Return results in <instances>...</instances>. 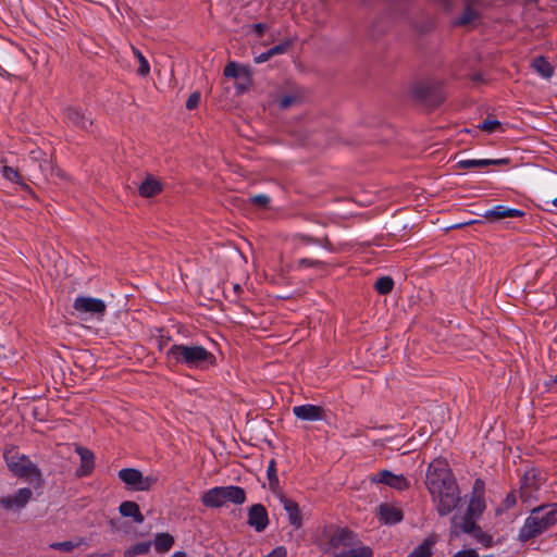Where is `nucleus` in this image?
Segmentation results:
<instances>
[{
	"instance_id": "f257e3e1",
	"label": "nucleus",
	"mask_w": 557,
	"mask_h": 557,
	"mask_svg": "<svg viewBox=\"0 0 557 557\" xmlns=\"http://www.w3.org/2000/svg\"><path fill=\"white\" fill-rule=\"evenodd\" d=\"M557 523V502L533 508L519 529L518 540L528 543Z\"/></svg>"
},
{
	"instance_id": "f03ea898",
	"label": "nucleus",
	"mask_w": 557,
	"mask_h": 557,
	"mask_svg": "<svg viewBox=\"0 0 557 557\" xmlns=\"http://www.w3.org/2000/svg\"><path fill=\"white\" fill-rule=\"evenodd\" d=\"M176 363L206 371L216 364L215 356L201 345L176 343Z\"/></svg>"
},
{
	"instance_id": "7ed1b4c3",
	"label": "nucleus",
	"mask_w": 557,
	"mask_h": 557,
	"mask_svg": "<svg viewBox=\"0 0 557 557\" xmlns=\"http://www.w3.org/2000/svg\"><path fill=\"white\" fill-rule=\"evenodd\" d=\"M424 484L428 492L457 484V479L446 458L437 457L428 465Z\"/></svg>"
},
{
	"instance_id": "20e7f679",
	"label": "nucleus",
	"mask_w": 557,
	"mask_h": 557,
	"mask_svg": "<svg viewBox=\"0 0 557 557\" xmlns=\"http://www.w3.org/2000/svg\"><path fill=\"white\" fill-rule=\"evenodd\" d=\"M429 494L440 517H446L450 515L461 502L458 483L445 488L431 491Z\"/></svg>"
},
{
	"instance_id": "39448f33",
	"label": "nucleus",
	"mask_w": 557,
	"mask_h": 557,
	"mask_svg": "<svg viewBox=\"0 0 557 557\" xmlns=\"http://www.w3.org/2000/svg\"><path fill=\"white\" fill-rule=\"evenodd\" d=\"M8 468L15 475L25 478L32 482L36 481L38 484L42 481L40 469L25 455L16 458V462L13 459H9L8 453L4 454Z\"/></svg>"
},
{
	"instance_id": "423d86ee",
	"label": "nucleus",
	"mask_w": 557,
	"mask_h": 557,
	"mask_svg": "<svg viewBox=\"0 0 557 557\" xmlns=\"http://www.w3.org/2000/svg\"><path fill=\"white\" fill-rule=\"evenodd\" d=\"M412 97L430 109H435L444 100L445 95L440 86L424 83L416 84L411 89Z\"/></svg>"
},
{
	"instance_id": "0eeeda50",
	"label": "nucleus",
	"mask_w": 557,
	"mask_h": 557,
	"mask_svg": "<svg viewBox=\"0 0 557 557\" xmlns=\"http://www.w3.org/2000/svg\"><path fill=\"white\" fill-rule=\"evenodd\" d=\"M119 479L126 484L127 488L133 491H149L156 479L144 476L141 471L135 468H124L117 473Z\"/></svg>"
},
{
	"instance_id": "6e6552de",
	"label": "nucleus",
	"mask_w": 557,
	"mask_h": 557,
	"mask_svg": "<svg viewBox=\"0 0 557 557\" xmlns=\"http://www.w3.org/2000/svg\"><path fill=\"white\" fill-rule=\"evenodd\" d=\"M485 509V482L481 478H476L472 485L471 496L466 512H468L469 516L480 518Z\"/></svg>"
},
{
	"instance_id": "1a4fd4ad",
	"label": "nucleus",
	"mask_w": 557,
	"mask_h": 557,
	"mask_svg": "<svg viewBox=\"0 0 557 557\" xmlns=\"http://www.w3.org/2000/svg\"><path fill=\"white\" fill-rule=\"evenodd\" d=\"M64 120L67 125L77 129L88 131L92 125L91 114L79 106H70L64 110Z\"/></svg>"
},
{
	"instance_id": "9d476101",
	"label": "nucleus",
	"mask_w": 557,
	"mask_h": 557,
	"mask_svg": "<svg viewBox=\"0 0 557 557\" xmlns=\"http://www.w3.org/2000/svg\"><path fill=\"white\" fill-rule=\"evenodd\" d=\"M73 308L79 314L103 315L107 306L102 299L78 296L73 302Z\"/></svg>"
},
{
	"instance_id": "9b49d317",
	"label": "nucleus",
	"mask_w": 557,
	"mask_h": 557,
	"mask_svg": "<svg viewBox=\"0 0 557 557\" xmlns=\"http://www.w3.org/2000/svg\"><path fill=\"white\" fill-rule=\"evenodd\" d=\"M33 498V491L29 487L18 488L13 495L0 497V507L7 511L22 510Z\"/></svg>"
},
{
	"instance_id": "f8f14e48",
	"label": "nucleus",
	"mask_w": 557,
	"mask_h": 557,
	"mask_svg": "<svg viewBox=\"0 0 557 557\" xmlns=\"http://www.w3.org/2000/svg\"><path fill=\"white\" fill-rule=\"evenodd\" d=\"M361 544L358 535L347 528H337L329 539V545L338 549L341 547H354Z\"/></svg>"
},
{
	"instance_id": "ddd939ff",
	"label": "nucleus",
	"mask_w": 557,
	"mask_h": 557,
	"mask_svg": "<svg viewBox=\"0 0 557 557\" xmlns=\"http://www.w3.org/2000/svg\"><path fill=\"white\" fill-rule=\"evenodd\" d=\"M247 524L256 532H263L269 525V515L262 504H253L248 508Z\"/></svg>"
},
{
	"instance_id": "4468645a",
	"label": "nucleus",
	"mask_w": 557,
	"mask_h": 557,
	"mask_svg": "<svg viewBox=\"0 0 557 557\" xmlns=\"http://www.w3.org/2000/svg\"><path fill=\"white\" fill-rule=\"evenodd\" d=\"M372 481L375 483L385 484L397 491H406L410 487L409 480L404 474H394L388 470H382L377 472Z\"/></svg>"
},
{
	"instance_id": "2eb2a0df",
	"label": "nucleus",
	"mask_w": 557,
	"mask_h": 557,
	"mask_svg": "<svg viewBox=\"0 0 557 557\" xmlns=\"http://www.w3.org/2000/svg\"><path fill=\"white\" fill-rule=\"evenodd\" d=\"M293 413L302 421H321L325 418L324 408L312 404L295 406Z\"/></svg>"
},
{
	"instance_id": "dca6fc26",
	"label": "nucleus",
	"mask_w": 557,
	"mask_h": 557,
	"mask_svg": "<svg viewBox=\"0 0 557 557\" xmlns=\"http://www.w3.org/2000/svg\"><path fill=\"white\" fill-rule=\"evenodd\" d=\"M541 472L532 468L524 472L520 480V498L527 500V490L537 491L541 486Z\"/></svg>"
},
{
	"instance_id": "f3484780",
	"label": "nucleus",
	"mask_w": 557,
	"mask_h": 557,
	"mask_svg": "<svg viewBox=\"0 0 557 557\" xmlns=\"http://www.w3.org/2000/svg\"><path fill=\"white\" fill-rule=\"evenodd\" d=\"M525 212L516 208H507L503 205L486 210L482 216L488 221H498L506 218H523Z\"/></svg>"
},
{
	"instance_id": "a211bd4d",
	"label": "nucleus",
	"mask_w": 557,
	"mask_h": 557,
	"mask_svg": "<svg viewBox=\"0 0 557 557\" xmlns=\"http://www.w3.org/2000/svg\"><path fill=\"white\" fill-rule=\"evenodd\" d=\"M280 502L288 516L289 524L295 530L300 529L302 527V517L299 509V505L295 500L286 497L285 495L280 496Z\"/></svg>"
},
{
	"instance_id": "6ab92c4d",
	"label": "nucleus",
	"mask_w": 557,
	"mask_h": 557,
	"mask_svg": "<svg viewBox=\"0 0 557 557\" xmlns=\"http://www.w3.org/2000/svg\"><path fill=\"white\" fill-rule=\"evenodd\" d=\"M75 451L81 458V466L76 469V475L78 478L89 475L95 468V454L83 446H76Z\"/></svg>"
},
{
	"instance_id": "aec40b11",
	"label": "nucleus",
	"mask_w": 557,
	"mask_h": 557,
	"mask_svg": "<svg viewBox=\"0 0 557 557\" xmlns=\"http://www.w3.org/2000/svg\"><path fill=\"white\" fill-rule=\"evenodd\" d=\"M497 129H503L502 123L496 119H486L482 123L478 124L474 128L462 127L457 131L455 136H461L463 134H472L473 136L478 135L479 131L484 132L486 135H491L495 133Z\"/></svg>"
},
{
	"instance_id": "412c9836",
	"label": "nucleus",
	"mask_w": 557,
	"mask_h": 557,
	"mask_svg": "<svg viewBox=\"0 0 557 557\" xmlns=\"http://www.w3.org/2000/svg\"><path fill=\"white\" fill-rule=\"evenodd\" d=\"M510 158H498V159H463L457 162V166L460 169H472V168H484L487 165H507L510 163Z\"/></svg>"
},
{
	"instance_id": "4be33fe9",
	"label": "nucleus",
	"mask_w": 557,
	"mask_h": 557,
	"mask_svg": "<svg viewBox=\"0 0 557 557\" xmlns=\"http://www.w3.org/2000/svg\"><path fill=\"white\" fill-rule=\"evenodd\" d=\"M379 519L385 524H396L404 519L403 511L389 504H381L377 508Z\"/></svg>"
},
{
	"instance_id": "5701e85b",
	"label": "nucleus",
	"mask_w": 557,
	"mask_h": 557,
	"mask_svg": "<svg viewBox=\"0 0 557 557\" xmlns=\"http://www.w3.org/2000/svg\"><path fill=\"white\" fill-rule=\"evenodd\" d=\"M202 505L207 508H220L224 503L222 486H214L206 491L201 496Z\"/></svg>"
},
{
	"instance_id": "b1692460",
	"label": "nucleus",
	"mask_w": 557,
	"mask_h": 557,
	"mask_svg": "<svg viewBox=\"0 0 557 557\" xmlns=\"http://www.w3.org/2000/svg\"><path fill=\"white\" fill-rule=\"evenodd\" d=\"M479 518L474 516H469L468 512L461 517L460 522H457V516H454L450 520L451 528L459 529L463 534H471L479 525L476 524V520Z\"/></svg>"
},
{
	"instance_id": "393cba45",
	"label": "nucleus",
	"mask_w": 557,
	"mask_h": 557,
	"mask_svg": "<svg viewBox=\"0 0 557 557\" xmlns=\"http://www.w3.org/2000/svg\"><path fill=\"white\" fill-rule=\"evenodd\" d=\"M0 172L4 180L18 185L22 190L32 191L30 186L27 183H25L17 169L9 165H3Z\"/></svg>"
},
{
	"instance_id": "a878e982",
	"label": "nucleus",
	"mask_w": 557,
	"mask_h": 557,
	"mask_svg": "<svg viewBox=\"0 0 557 557\" xmlns=\"http://www.w3.org/2000/svg\"><path fill=\"white\" fill-rule=\"evenodd\" d=\"M224 503L242 505L246 502V492L243 487L236 485L222 486Z\"/></svg>"
},
{
	"instance_id": "bb28decb",
	"label": "nucleus",
	"mask_w": 557,
	"mask_h": 557,
	"mask_svg": "<svg viewBox=\"0 0 557 557\" xmlns=\"http://www.w3.org/2000/svg\"><path fill=\"white\" fill-rule=\"evenodd\" d=\"M119 511L123 517L133 518L134 522L143 523L145 520L144 515L140 512L139 506L137 503L132 500H125L121 503L119 507Z\"/></svg>"
},
{
	"instance_id": "cd10ccee",
	"label": "nucleus",
	"mask_w": 557,
	"mask_h": 557,
	"mask_svg": "<svg viewBox=\"0 0 557 557\" xmlns=\"http://www.w3.org/2000/svg\"><path fill=\"white\" fill-rule=\"evenodd\" d=\"M152 544L157 553L163 554L172 548L174 545V537L169 533H158L156 534L153 542H151V545Z\"/></svg>"
},
{
	"instance_id": "c85d7f7f",
	"label": "nucleus",
	"mask_w": 557,
	"mask_h": 557,
	"mask_svg": "<svg viewBox=\"0 0 557 557\" xmlns=\"http://www.w3.org/2000/svg\"><path fill=\"white\" fill-rule=\"evenodd\" d=\"M161 191V185L157 180L151 177L146 178L138 188V193L141 197H153Z\"/></svg>"
},
{
	"instance_id": "c756f323",
	"label": "nucleus",
	"mask_w": 557,
	"mask_h": 557,
	"mask_svg": "<svg viewBox=\"0 0 557 557\" xmlns=\"http://www.w3.org/2000/svg\"><path fill=\"white\" fill-rule=\"evenodd\" d=\"M434 545L435 540L432 537H426L411 553H409L407 557H432Z\"/></svg>"
},
{
	"instance_id": "7c9ffc66",
	"label": "nucleus",
	"mask_w": 557,
	"mask_h": 557,
	"mask_svg": "<svg viewBox=\"0 0 557 557\" xmlns=\"http://www.w3.org/2000/svg\"><path fill=\"white\" fill-rule=\"evenodd\" d=\"M333 557H373V550L369 546L356 545L347 550H342Z\"/></svg>"
},
{
	"instance_id": "2f4dec72",
	"label": "nucleus",
	"mask_w": 557,
	"mask_h": 557,
	"mask_svg": "<svg viewBox=\"0 0 557 557\" xmlns=\"http://www.w3.org/2000/svg\"><path fill=\"white\" fill-rule=\"evenodd\" d=\"M480 17V13L468 3L461 15L454 22L456 26H467Z\"/></svg>"
},
{
	"instance_id": "473e14b6",
	"label": "nucleus",
	"mask_w": 557,
	"mask_h": 557,
	"mask_svg": "<svg viewBox=\"0 0 557 557\" xmlns=\"http://www.w3.org/2000/svg\"><path fill=\"white\" fill-rule=\"evenodd\" d=\"M267 476H268V481H269V488L272 492H276L280 488V480L277 476L275 459H271L269 461L268 468H267Z\"/></svg>"
},
{
	"instance_id": "72a5a7b5",
	"label": "nucleus",
	"mask_w": 557,
	"mask_h": 557,
	"mask_svg": "<svg viewBox=\"0 0 557 557\" xmlns=\"http://www.w3.org/2000/svg\"><path fill=\"white\" fill-rule=\"evenodd\" d=\"M151 542H139L134 545H131L127 549L124 550V557H137L140 555H145L150 550Z\"/></svg>"
},
{
	"instance_id": "f704fd0d",
	"label": "nucleus",
	"mask_w": 557,
	"mask_h": 557,
	"mask_svg": "<svg viewBox=\"0 0 557 557\" xmlns=\"http://www.w3.org/2000/svg\"><path fill=\"white\" fill-rule=\"evenodd\" d=\"M533 67L544 78H549L554 74L553 66L543 57L534 59Z\"/></svg>"
},
{
	"instance_id": "c9c22d12",
	"label": "nucleus",
	"mask_w": 557,
	"mask_h": 557,
	"mask_svg": "<svg viewBox=\"0 0 557 557\" xmlns=\"http://www.w3.org/2000/svg\"><path fill=\"white\" fill-rule=\"evenodd\" d=\"M131 50H132L134 58L137 60V62L139 64V66L137 69V74L140 76L148 75L150 72V66H149L147 59L144 57V54L141 53V51L138 48L131 46Z\"/></svg>"
},
{
	"instance_id": "e433bc0d",
	"label": "nucleus",
	"mask_w": 557,
	"mask_h": 557,
	"mask_svg": "<svg viewBox=\"0 0 557 557\" xmlns=\"http://www.w3.org/2000/svg\"><path fill=\"white\" fill-rule=\"evenodd\" d=\"M394 288V280L391 276H381L374 283V289L379 295H388Z\"/></svg>"
},
{
	"instance_id": "4c0bfd02",
	"label": "nucleus",
	"mask_w": 557,
	"mask_h": 557,
	"mask_svg": "<svg viewBox=\"0 0 557 557\" xmlns=\"http://www.w3.org/2000/svg\"><path fill=\"white\" fill-rule=\"evenodd\" d=\"M223 74L225 77L238 78L242 74L247 75L248 70L246 67L238 66L236 62L232 61L226 64Z\"/></svg>"
},
{
	"instance_id": "58836bf2",
	"label": "nucleus",
	"mask_w": 557,
	"mask_h": 557,
	"mask_svg": "<svg viewBox=\"0 0 557 557\" xmlns=\"http://www.w3.org/2000/svg\"><path fill=\"white\" fill-rule=\"evenodd\" d=\"M474 540L481 543L484 547H491L493 545V537L487 532L483 531L479 525L472 533Z\"/></svg>"
},
{
	"instance_id": "ea45409f",
	"label": "nucleus",
	"mask_w": 557,
	"mask_h": 557,
	"mask_svg": "<svg viewBox=\"0 0 557 557\" xmlns=\"http://www.w3.org/2000/svg\"><path fill=\"white\" fill-rule=\"evenodd\" d=\"M83 543V540H79L78 542H72V541H64V542H55L50 544V548L57 549L60 552H66L70 553L76 547H78Z\"/></svg>"
},
{
	"instance_id": "a19ab883",
	"label": "nucleus",
	"mask_w": 557,
	"mask_h": 557,
	"mask_svg": "<svg viewBox=\"0 0 557 557\" xmlns=\"http://www.w3.org/2000/svg\"><path fill=\"white\" fill-rule=\"evenodd\" d=\"M270 197L264 194L255 195L250 198V202L259 208L268 209L270 205Z\"/></svg>"
},
{
	"instance_id": "79ce46f5",
	"label": "nucleus",
	"mask_w": 557,
	"mask_h": 557,
	"mask_svg": "<svg viewBox=\"0 0 557 557\" xmlns=\"http://www.w3.org/2000/svg\"><path fill=\"white\" fill-rule=\"evenodd\" d=\"M517 504V496H516V492L515 491H511L510 493H508L505 497V499L503 500V508L502 509H497V513H500L502 511H506L512 507H515Z\"/></svg>"
},
{
	"instance_id": "37998d69",
	"label": "nucleus",
	"mask_w": 557,
	"mask_h": 557,
	"mask_svg": "<svg viewBox=\"0 0 557 557\" xmlns=\"http://www.w3.org/2000/svg\"><path fill=\"white\" fill-rule=\"evenodd\" d=\"M297 101V96L295 95H284L278 99V107L282 110H286L290 108Z\"/></svg>"
},
{
	"instance_id": "c03bdc74",
	"label": "nucleus",
	"mask_w": 557,
	"mask_h": 557,
	"mask_svg": "<svg viewBox=\"0 0 557 557\" xmlns=\"http://www.w3.org/2000/svg\"><path fill=\"white\" fill-rule=\"evenodd\" d=\"M201 99L200 91L196 90L191 92L186 101V109L194 110L199 106Z\"/></svg>"
},
{
	"instance_id": "a18cd8bd",
	"label": "nucleus",
	"mask_w": 557,
	"mask_h": 557,
	"mask_svg": "<svg viewBox=\"0 0 557 557\" xmlns=\"http://www.w3.org/2000/svg\"><path fill=\"white\" fill-rule=\"evenodd\" d=\"M289 46H290V41L285 40L278 45H275L274 47L270 48L269 50H270V53L272 54V57H274V55L285 53L288 50Z\"/></svg>"
},
{
	"instance_id": "49530a36",
	"label": "nucleus",
	"mask_w": 557,
	"mask_h": 557,
	"mask_svg": "<svg viewBox=\"0 0 557 557\" xmlns=\"http://www.w3.org/2000/svg\"><path fill=\"white\" fill-rule=\"evenodd\" d=\"M323 262L320 260L309 259V258H302L298 261L299 268H315L322 265Z\"/></svg>"
},
{
	"instance_id": "de8ad7c7",
	"label": "nucleus",
	"mask_w": 557,
	"mask_h": 557,
	"mask_svg": "<svg viewBox=\"0 0 557 557\" xmlns=\"http://www.w3.org/2000/svg\"><path fill=\"white\" fill-rule=\"evenodd\" d=\"M264 557H287V550L284 546H277Z\"/></svg>"
},
{
	"instance_id": "09e8293b",
	"label": "nucleus",
	"mask_w": 557,
	"mask_h": 557,
	"mask_svg": "<svg viewBox=\"0 0 557 557\" xmlns=\"http://www.w3.org/2000/svg\"><path fill=\"white\" fill-rule=\"evenodd\" d=\"M453 557H479L474 549H462L457 552Z\"/></svg>"
},
{
	"instance_id": "8fccbe9b",
	"label": "nucleus",
	"mask_w": 557,
	"mask_h": 557,
	"mask_svg": "<svg viewBox=\"0 0 557 557\" xmlns=\"http://www.w3.org/2000/svg\"><path fill=\"white\" fill-rule=\"evenodd\" d=\"M272 58V54L270 53V50H267L265 52L260 53L259 55L255 57L253 61L257 64L267 62Z\"/></svg>"
},
{
	"instance_id": "3c124183",
	"label": "nucleus",
	"mask_w": 557,
	"mask_h": 557,
	"mask_svg": "<svg viewBox=\"0 0 557 557\" xmlns=\"http://www.w3.org/2000/svg\"><path fill=\"white\" fill-rule=\"evenodd\" d=\"M252 27L258 37H261L263 33L268 29V25L265 23H257L253 24Z\"/></svg>"
},
{
	"instance_id": "603ef678",
	"label": "nucleus",
	"mask_w": 557,
	"mask_h": 557,
	"mask_svg": "<svg viewBox=\"0 0 557 557\" xmlns=\"http://www.w3.org/2000/svg\"><path fill=\"white\" fill-rule=\"evenodd\" d=\"M300 240L305 244L322 245L321 240L308 235H300Z\"/></svg>"
},
{
	"instance_id": "864d4df0",
	"label": "nucleus",
	"mask_w": 557,
	"mask_h": 557,
	"mask_svg": "<svg viewBox=\"0 0 557 557\" xmlns=\"http://www.w3.org/2000/svg\"><path fill=\"white\" fill-rule=\"evenodd\" d=\"M471 79H472L473 83H481V82H483L482 75L480 73H474L471 76Z\"/></svg>"
},
{
	"instance_id": "5fc2aeb1",
	"label": "nucleus",
	"mask_w": 557,
	"mask_h": 557,
	"mask_svg": "<svg viewBox=\"0 0 557 557\" xmlns=\"http://www.w3.org/2000/svg\"><path fill=\"white\" fill-rule=\"evenodd\" d=\"M44 153L41 151H30V157L34 160H39Z\"/></svg>"
},
{
	"instance_id": "6e6d98bb",
	"label": "nucleus",
	"mask_w": 557,
	"mask_h": 557,
	"mask_svg": "<svg viewBox=\"0 0 557 557\" xmlns=\"http://www.w3.org/2000/svg\"><path fill=\"white\" fill-rule=\"evenodd\" d=\"M166 356L169 360L171 359V356H174V345L166 348Z\"/></svg>"
},
{
	"instance_id": "4d7b16f0",
	"label": "nucleus",
	"mask_w": 557,
	"mask_h": 557,
	"mask_svg": "<svg viewBox=\"0 0 557 557\" xmlns=\"http://www.w3.org/2000/svg\"><path fill=\"white\" fill-rule=\"evenodd\" d=\"M233 289H234L236 295H240L243 293V288H242V286L239 284H235L233 286Z\"/></svg>"
},
{
	"instance_id": "13d9d810",
	"label": "nucleus",
	"mask_w": 557,
	"mask_h": 557,
	"mask_svg": "<svg viewBox=\"0 0 557 557\" xmlns=\"http://www.w3.org/2000/svg\"><path fill=\"white\" fill-rule=\"evenodd\" d=\"M474 223H479V221H478V220H474V221L469 222V224H474ZM465 225H468V223H460V224H456V225H455V226H453V227H454V228H460V227H462V226H465Z\"/></svg>"
},
{
	"instance_id": "bf43d9fd",
	"label": "nucleus",
	"mask_w": 557,
	"mask_h": 557,
	"mask_svg": "<svg viewBox=\"0 0 557 557\" xmlns=\"http://www.w3.org/2000/svg\"><path fill=\"white\" fill-rule=\"evenodd\" d=\"M87 557H111L110 554H91Z\"/></svg>"
},
{
	"instance_id": "052dcab7",
	"label": "nucleus",
	"mask_w": 557,
	"mask_h": 557,
	"mask_svg": "<svg viewBox=\"0 0 557 557\" xmlns=\"http://www.w3.org/2000/svg\"><path fill=\"white\" fill-rule=\"evenodd\" d=\"M184 326L176 322V333L181 334L183 332Z\"/></svg>"
},
{
	"instance_id": "680f3d73",
	"label": "nucleus",
	"mask_w": 557,
	"mask_h": 557,
	"mask_svg": "<svg viewBox=\"0 0 557 557\" xmlns=\"http://www.w3.org/2000/svg\"><path fill=\"white\" fill-rule=\"evenodd\" d=\"M168 346V342L165 344H163V341H159V349L162 350L164 347Z\"/></svg>"
},
{
	"instance_id": "e2e57ef3",
	"label": "nucleus",
	"mask_w": 557,
	"mask_h": 557,
	"mask_svg": "<svg viewBox=\"0 0 557 557\" xmlns=\"http://www.w3.org/2000/svg\"><path fill=\"white\" fill-rule=\"evenodd\" d=\"M176 557H187V555L184 552H176Z\"/></svg>"
},
{
	"instance_id": "0e129e2a",
	"label": "nucleus",
	"mask_w": 557,
	"mask_h": 557,
	"mask_svg": "<svg viewBox=\"0 0 557 557\" xmlns=\"http://www.w3.org/2000/svg\"><path fill=\"white\" fill-rule=\"evenodd\" d=\"M58 175H59L60 177H62V178H65V177H66V176H65V174H64V173H62L61 171H58Z\"/></svg>"
},
{
	"instance_id": "69168bd1",
	"label": "nucleus",
	"mask_w": 557,
	"mask_h": 557,
	"mask_svg": "<svg viewBox=\"0 0 557 557\" xmlns=\"http://www.w3.org/2000/svg\"><path fill=\"white\" fill-rule=\"evenodd\" d=\"M170 72H171V74H173V73H174V63H171V65H170Z\"/></svg>"
},
{
	"instance_id": "338daca9",
	"label": "nucleus",
	"mask_w": 557,
	"mask_h": 557,
	"mask_svg": "<svg viewBox=\"0 0 557 557\" xmlns=\"http://www.w3.org/2000/svg\"><path fill=\"white\" fill-rule=\"evenodd\" d=\"M552 382H553L554 384H557V374L553 377Z\"/></svg>"
},
{
	"instance_id": "774afa93",
	"label": "nucleus",
	"mask_w": 557,
	"mask_h": 557,
	"mask_svg": "<svg viewBox=\"0 0 557 557\" xmlns=\"http://www.w3.org/2000/svg\"><path fill=\"white\" fill-rule=\"evenodd\" d=\"M552 203L557 208V197L552 201Z\"/></svg>"
}]
</instances>
